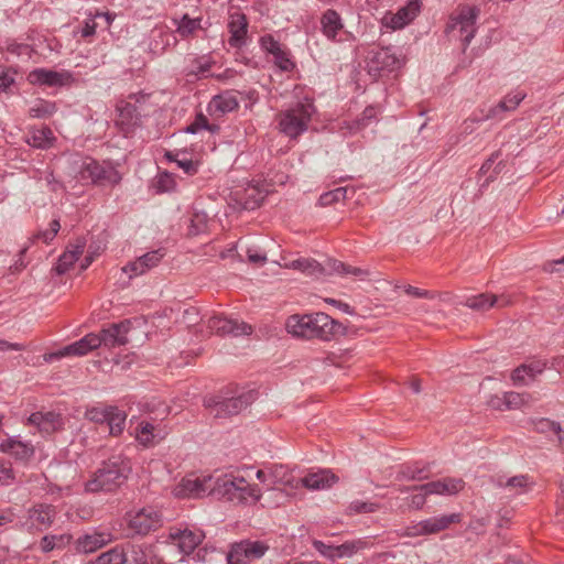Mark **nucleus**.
Wrapping results in <instances>:
<instances>
[{
    "mask_svg": "<svg viewBox=\"0 0 564 564\" xmlns=\"http://www.w3.org/2000/svg\"><path fill=\"white\" fill-rule=\"evenodd\" d=\"M289 334L305 339L317 338L324 341L336 339L346 334V327L323 312L292 315L286 319Z\"/></svg>",
    "mask_w": 564,
    "mask_h": 564,
    "instance_id": "nucleus-1",
    "label": "nucleus"
},
{
    "mask_svg": "<svg viewBox=\"0 0 564 564\" xmlns=\"http://www.w3.org/2000/svg\"><path fill=\"white\" fill-rule=\"evenodd\" d=\"M132 470L130 459L113 455L104 460L85 484L87 492H115L128 479Z\"/></svg>",
    "mask_w": 564,
    "mask_h": 564,
    "instance_id": "nucleus-2",
    "label": "nucleus"
},
{
    "mask_svg": "<svg viewBox=\"0 0 564 564\" xmlns=\"http://www.w3.org/2000/svg\"><path fill=\"white\" fill-rule=\"evenodd\" d=\"M256 398L254 390H221L216 395L206 397L204 406L215 419H227L241 413Z\"/></svg>",
    "mask_w": 564,
    "mask_h": 564,
    "instance_id": "nucleus-3",
    "label": "nucleus"
},
{
    "mask_svg": "<svg viewBox=\"0 0 564 564\" xmlns=\"http://www.w3.org/2000/svg\"><path fill=\"white\" fill-rule=\"evenodd\" d=\"M314 112L313 99L305 97L278 115L280 131L291 139H296L308 129Z\"/></svg>",
    "mask_w": 564,
    "mask_h": 564,
    "instance_id": "nucleus-4",
    "label": "nucleus"
},
{
    "mask_svg": "<svg viewBox=\"0 0 564 564\" xmlns=\"http://www.w3.org/2000/svg\"><path fill=\"white\" fill-rule=\"evenodd\" d=\"M80 181L90 183L95 186H116L121 180V173L110 161L99 162L93 158H86L78 170Z\"/></svg>",
    "mask_w": 564,
    "mask_h": 564,
    "instance_id": "nucleus-5",
    "label": "nucleus"
},
{
    "mask_svg": "<svg viewBox=\"0 0 564 564\" xmlns=\"http://www.w3.org/2000/svg\"><path fill=\"white\" fill-rule=\"evenodd\" d=\"M480 14V9L476 6H462L451 17L446 26L447 33H456L463 43L465 51L471 40L475 37L477 26L476 22Z\"/></svg>",
    "mask_w": 564,
    "mask_h": 564,
    "instance_id": "nucleus-6",
    "label": "nucleus"
},
{
    "mask_svg": "<svg viewBox=\"0 0 564 564\" xmlns=\"http://www.w3.org/2000/svg\"><path fill=\"white\" fill-rule=\"evenodd\" d=\"M269 549V544L260 540L236 542L230 546L227 554V564H249L261 558Z\"/></svg>",
    "mask_w": 564,
    "mask_h": 564,
    "instance_id": "nucleus-7",
    "label": "nucleus"
},
{
    "mask_svg": "<svg viewBox=\"0 0 564 564\" xmlns=\"http://www.w3.org/2000/svg\"><path fill=\"white\" fill-rule=\"evenodd\" d=\"M147 99V95H130L127 101H121L118 106L119 119L121 130L124 133L132 131L135 127L141 124V119L145 115L142 102Z\"/></svg>",
    "mask_w": 564,
    "mask_h": 564,
    "instance_id": "nucleus-8",
    "label": "nucleus"
},
{
    "mask_svg": "<svg viewBox=\"0 0 564 564\" xmlns=\"http://www.w3.org/2000/svg\"><path fill=\"white\" fill-rule=\"evenodd\" d=\"M163 524L162 514L152 507L128 514V529L133 535H147Z\"/></svg>",
    "mask_w": 564,
    "mask_h": 564,
    "instance_id": "nucleus-9",
    "label": "nucleus"
},
{
    "mask_svg": "<svg viewBox=\"0 0 564 564\" xmlns=\"http://www.w3.org/2000/svg\"><path fill=\"white\" fill-rule=\"evenodd\" d=\"M98 347H100V340L97 337V334L89 333L79 340L69 344L56 351L44 354L43 360L47 364H51L55 360H59L68 356H85Z\"/></svg>",
    "mask_w": 564,
    "mask_h": 564,
    "instance_id": "nucleus-10",
    "label": "nucleus"
},
{
    "mask_svg": "<svg viewBox=\"0 0 564 564\" xmlns=\"http://www.w3.org/2000/svg\"><path fill=\"white\" fill-rule=\"evenodd\" d=\"M215 479L212 476L185 477L176 487L175 495L181 498H202L213 496Z\"/></svg>",
    "mask_w": 564,
    "mask_h": 564,
    "instance_id": "nucleus-11",
    "label": "nucleus"
},
{
    "mask_svg": "<svg viewBox=\"0 0 564 564\" xmlns=\"http://www.w3.org/2000/svg\"><path fill=\"white\" fill-rule=\"evenodd\" d=\"M459 513L452 514H443L438 517L429 518L420 521L419 523L409 527L406 529V535L409 536H417V535H427L438 533L447 528H449L453 523L460 522Z\"/></svg>",
    "mask_w": 564,
    "mask_h": 564,
    "instance_id": "nucleus-12",
    "label": "nucleus"
},
{
    "mask_svg": "<svg viewBox=\"0 0 564 564\" xmlns=\"http://www.w3.org/2000/svg\"><path fill=\"white\" fill-rule=\"evenodd\" d=\"M400 66V61L391 47H380L371 50L369 53L367 67L372 76H381L384 72H392Z\"/></svg>",
    "mask_w": 564,
    "mask_h": 564,
    "instance_id": "nucleus-13",
    "label": "nucleus"
},
{
    "mask_svg": "<svg viewBox=\"0 0 564 564\" xmlns=\"http://www.w3.org/2000/svg\"><path fill=\"white\" fill-rule=\"evenodd\" d=\"M26 79L32 85L63 87L70 85L74 82V76L68 70L35 68L29 73Z\"/></svg>",
    "mask_w": 564,
    "mask_h": 564,
    "instance_id": "nucleus-14",
    "label": "nucleus"
},
{
    "mask_svg": "<svg viewBox=\"0 0 564 564\" xmlns=\"http://www.w3.org/2000/svg\"><path fill=\"white\" fill-rule=\"evenodd\" d=\"M132 323L130 319H123L119 323H112L105 327L97 334L100 340V346L107 348H115L123 346L129 343L128 333L130 332Z\"/></svg>",
    "mask_w": 564,
    "mask_h": 564,
    "instance_id": "nucleus-15",
    "label": "nucleus"
},
{
    "mask_svg": "<svg viewBox=\"0 0 564 564\" xmlns=\"http://www.w3.org/2000/svg\"><path fill=\"white\" fill-rule=\"evenodd\" d=\"M207 327L219 336H240L249 335L252 332L250 325L237 319L227 318L226 316L215 315L208 319Z\"/></svg>",
    "mask_w": 564,
    "mask_h": 564,
    "instance_id": "nucleus-16",
    "label": "nucleus"
},
{
    "mask_svg": "<svg viewBox=\"0 0 564 564\" xmlns=\"http://www.w3.org/2000/svg\"><path fill=\"white\" fill-rule=\"evenodd\" d=\"M464 487V481L460 478H443L435 481H430L420 486L405 487L401 489V492L409 490L424 491L429 495H455L459 492Z\"/></svg>",
    "mask_w": 564,
    "mask_h": 564,
    "instance_id": "nucleus-17",
    "label": "nucleus"
},
{
    "mask_svg": "<svg viewBox=\"0 0 564 564\" xmlns=\"http://www.w3.org/2000/svg\"><path fill=\"white\" fill-rule=\"evenodd\" d=\"M113 535L108 531H97L85 533L78 536L74 542V549L77 553L89 554L111 543Z\"/></svg>",
    "mask_w": 564,
    "mask_h": 564,
    "instance_id": "nucleus-18",
    "label": "nucleus"
},
{
    "mask_svg": "<svg viewBox=\"0 0 564 564\" xmlns=\"http://www.w3.org/2000/svg\"><path fill=\"white\" fill-rule=\"evenodd\" d=\"M245 486V478L225 475L215 479L213 496L218 499H225L229 502L238 503L239 491Z\"/></svg>",
    "mask_w": 564,
    "mask_h": 564,
    "instance_id": "nucleus-19",
    "label": "nucleus"
},
{
    "mask_svg": "<svg viewBox=\"0 0 564 564\" xmlns=\"http://www.w3.org/2000/svg\"><path fill=\"white\" fill-rule=\"evenodd\" d=\"M228 31L230 37L228 44L234 48H241L247 44L248 20L245 13L236 11L229 15Z\"/></svg>",
    "mask_w": 564,
    "mask_h": 564,
    "instance_id": "nucleus-20",
    "label": "nucleus"
},
{
    "mask_svg": "<svg viewBox=\"0 0 564 564\" xmlns=\"http://www.w3.org/2000/svg\"><path fill=\"white\" fill-rule=\"evenodd\" d=\"M165 256L164 249H156L144 253L123 267V271L129 274L130 278L140 275L156 267L163 257Z\"/></svg>",
    "mask_w": 564,
    "mask_h": 564,
    "instance_id": "nucleus-21",
    "label": "nucleus"
},
{
    "mask_svg": "<svg viewBox=\"0 0 564 564\" xmlns=\"http://www.w3.org/2000/svg\"><path fill=\"white\" fill-rule=\"evenodd\" d=\"M169 538L182 553L189 554L203 541L204 534L200 531L195 532L188 529H173Z\"/></svg>",
    "mask_w": 564,
    "mask_h": 564,
    "instance_id": "nucleus-22",
    "label": "nucleus"
},
{
    "mask_svg": "<svg viewBox=\"0 0 564 564\" xmlns=\"http://www.w3.org/2000/svg\"><path fill=\"white\" fill-rule=\"evenodd\" d=\"M239 102L232 91H225L216 95L208 104L207 110L213 117H223L228 112L237 110Z\"/></svg>",
    "mask_w": 564,
    "mask_h": 564,
    "instance_id": "nucleus-23",
    "label": "nucleus"
},
{
    "mask_svg": "<svg viewBox=\"0 0 564 564\" xmlns=\"http://www.w3.org/2000/svg\"><path fill=\"white\" fill-rule=\"evenodd\" d=\"M0 451L23 464H26L34 456V447L31 444L12 437L0 443Z\"/></svg>",
    "mask_w": 564,
    "mask_h": 564,
    "instance_id": "nucleus-24",
    "label": "nucleus"
},
{
    "mask_svg": "<svg viewBox=\"0 0 564 564\" xmlns=\"http://www.w3.org/2000/svg\"><path fill=\"white\" fill-rule=\"evenodd\" d=\"M28 422L36 426L43 435H50L61 426L62 419L54 411L34 412L29 416Z\"/></svg>",
    "mask_w": 564,
    "mask_h": 564,
    "instance_id": "nucleus-25",
    "label": "nucleus"
},
{
    "mask_svg": "<svg viewBox=\"0 0 564 564\" xmlns=\"http://www.w3.org/2000/svg\"><path fill=\"white\" fill-rule=\"evenodd\" d=\"M303 487L312 490H322L330 488L338 481V477L329 469H319L310 473L299 480Z\"/></svg>",
    "mask_w": 564,
    "mask_h": 564,
    "instance_id": "nucleus-26",
    "label": "nucleus"
},
{
    "mask_svg": "<svg viewBox=\"0 0 564 564\" xmlns=\"http://www.w3.org/2000/svg\"><path fill=\"white\" fill-rule=\"evenodd\" d=\"M203 18H191L187 13H184L181 18H172V22L175 25V33L182 39L186 40L195 35L198 30H202Z\"/></svg>",
    "mask_w": 564,
    "mask_h": 564,
    "instance_id": "nucleus-27",
    "label": "nucleus"
},
{
    "mask_svg": "<svg viewBox=\"0 0 564 564\" xmlns=\"http://www.w3.org/2000/svg\"><path fill=\"white\" fill-rule=\"evenodd\" d=\"M321 25L323 34L334 41L339 31L343 30L344 23L339 13L334 9H327L321 18Z\"/></svg>",
    "mask_w": 564,
    "mask_h": 564,
    "instance_id": "nucleus-28",
    "label": "nucleus"
},
{
    "mask_svg": "<svg viewBox=\"0 0 564 564\" xmlns=\"http://www.w3.org/2000/svg\"><path fill=\"white\" fill-rule=\"evenodd\" d=\"M529 480L530 478L528 475H517L507 479L503 476L492 478V481L497 487L508 489L513 495L527 492L530 489Z\"/></svg>",
    "mask_w": 564,
    "mask_h": 564,
    "instance_id": "nucleus-29",
    "label": "nucleus"
},
{
    "mask_svg": "<svg viewBox=\"0 0 564 564\" xmlns=\"http://www.w3.org/2000/svg\"><path fill=\"white\" fill-rule=\"evenodd\" d=\"M525 93L514 91L507 95L500 100L495 107H491L487 113V118H500V115L505 111L514 110L520 102L525 98Z\"/></svg>",
    "mask_w": 564,
    "mask_h": 564,
    "instance_id": "nucleus-30",
    "label": "nucleus"
},
{
    "mask_svg": "<svg viewBox=\"0 0 564 564\" xmlns=\"http://www.w3.org/2000/svg\"><path fill=\"white\" fill-rule=\"evenodd\" d=\"M285 268L297 270L308 276H321L324 274V267L314 259L299 258L285 263Z\"/></svg>",
    "mask_w": 564,
    "mask_h": 564,
    "instance_id": "nucleus-31",
    "label": "nucleus"
},
{
    "mask_svg": "<svg viewBox=\"0 0 564 564\" xmlns=\"http://www.w3.org/2000/svg\"><path fill=\"white\" fill-rule=\"evenodd\" d=\"M135 435L138 442L145 447L153 446L164 438L161 430H156V427L149 422H142L137 429Z\"/></svg>",
    "mask_w": 564,
    "mask_h": 564,
    "instance_id": "nucleus-32",
    "label": "nucleus"
},
{
    "mask_svg": "<svg viewBox=\"0 0 564 564\" xmlns=\"http://www.w3.org/2000/svg\"><path fill=\"white\" fill-rule=\"evenodd\" d=\"M324 269H325V272L323 275L332 274V273H337L339 275L351 274L359 279H364L365 276H367L369 274L368 271L365 269L351 267V265L346 264L336 259H328L327 267H324Z\"/></svg>",
    "mask_w": 564,
    "mask_h": 564,
    "instance_id": "nucleus-33",
    "label": "nucleus"
},
{
    "mask_svg": "<svg viewBox=\"0 0 564 564\" xmlns=\"http://www.w3.org/2000/svg\"><path fill=\"white\" fill-rule=\"evenodd\" d=\"M54 141L55 137L48 127L32 130L26 139L29 145L42 150L51 148Z\"/></svg>",
    "mask_w": 564,
    "mask_h": 564,
    "instance_id": "nucleus-34",
    "label": "nucleus"
},
{
    "mask_svg": "<svg viewBox=\"0 0 564 564\" xmlns=\"http://www.w3.org/2000/svg\"><path fill=\"white\" fill-rule=\"evenodd\" d=\"M73 536L68 533L45 535L41 539L42 552L48 553L55 549H64L72 543Z\"/></svg>",
    "mask_w": 564,
    "mask_h": 564,
    "instance_id": "nucleus-35",
    "label": "nucleus"
},
{
    "mask_svg": "<svg viewBox=\"0 0 564 564\" xmlns=\"http://www.w3.org/2000/svg\"><path fill=\"white\" fill-rule=\"evenodd\" d=\"M96 560L98 564H126L128 563L127 549L122 544L115 545L101 553Z\"/></svg>",
    "mask_w": 564,
    "mask_h": 564,
    "instance_id": "nucleus-36",
    "label": "nucleus"
},
{
    "mask_svg": "<svg viewBox=\"0 0 564 564\" xmlns=\"http://www.w3.org/2000/svg\"><path fill=\"white\" fill-rule=\"evenodd\" d=\"M107 417V425L109 427V433L112 436H118L122 433L126 425L127 414L124 411L118 409L117 406L109 405V413Z\"/></svg>",
    "mask_w": 564,
    "mask_h": 564,
    "instance_id": "nucleus-37",
    "label": "nucleus"
},
{
    "mask_svg": "<svg viewBox=\"0 0 564 564\" xmlns=\"http://www.w3.org/2000/svg\"><path fill=\"white\" fill-rule=\"evenodd\" d=\"M269 477H270V486H276V485H283L289 486L291 488L296 487L294 485V477L288 469V467L283 465H274L269 470Z\"/></svg>",
    "mask_w": 564,
    "mask_h": 564,
    "instance_id": "nucleus-38",
    "label": "nucleus"
},
{
    "mask_svg": "<svg viewBox=\"0 0 564 564\" xmlns=\"http://www.w3.org/2000/svg\"><path fill=\"white\" fill-rule=\"evenodd\" d=\"M496 302V299H491V294L480 293L477 295L467 296L464 302H462V304L477 312H486L494 307Z\"/></svg>",
    "mask_w": 564,
    "mask_h": 564,
    "instance_id": "nucleus-39",
    "label": "nucleus"
},
{
    "mask_svg": "<svg viewBox=\"0 0 564 564\" xmlns=\"http://www.w3.org/2000/svg\"><path fill=\"white\" fill-rule=\"evenodd\" d=\"M57 111V106L54 101L45 99H36L29 109L31 118L47 119Z\"/></svg>",
    "mask_w": 564,
    "mask_h": 564,
    "instance_id": "nucleus-40",
    "label": "nucleus"
},
{
    "mask_svg": "<svg viewBox=\"0 0 564 564\" xmlns=\"http://www.w3.org/2000/svg\"><path fill=\"white\" fill-rule=\"evenodd\" d=\"M398 476L406 480H422L427 478V467L420 466L419 463L402 465Z\"/></svg>",
    "mask_w": 564,
    "mask_h": 564,
    "instance_id": "nucleus-41",
    "label": "nucleus"
},
{
    "mask_svg": "<svg viewBox=\"0 0 564 564\" xmlns=\"http://www.w3.org/2000/svg\"><path fill=\"white\" fill-rule=\"evenodd\" d=\"M54 511L51 506L40 505L30 512V518L37 525L48 527L53 522Z\"/></svg>",
    "mask_w": 564,
    "mask_h": 564,
    "instance_id": "nucleus-42",
    "label": "nucleus"
},
{
    "mask_svg": "<svg viewBox=\"0 0 564 564\" xmlns=\"http://www.w3.org/2000/svg\"><path fill=\"white\" fill-rule=\"evenodd\" d=\"M212 66L213 62L209 56L193 57L185 72L187 76H206V74L210 72Z\"/></svg>",
    "mask_w": 564,
    "mask_h": 564,
    "instance_id": "nucleus-43",
    "label": "nucleus"
},
{
    "mask_svg": "<svg viewBox=\"0 0 564 564\" xmlns=\"http://www.w3.org/2000/svg\"><path fill=\"white\" fill-rule=\"evenodd\" d=\"M0 51H6L9 54L15 55L18 57L25 56L26 58H31L34 50L31 45L26 43H19L15 40L9 39L4 41L3 46L0 47Z\"/></svg>",
    "mask_w": 564,
    "mask_h": 564,
    "instance_id": "nucleus-44",
    "label": "nucleus"
},
{
    "mask_svg": "<svg viewBox=\"0 0 564 564\" xmlns=\"http://www.w3.org/2000/svg\"><path fill=\"white\" fill-rule=\"evenodd\" d=\"M355 193L354 188L348 187H338L327 193H324L318 198V204L321 206H329L334 203L345 200L347 198V193Z\"/></svg>",
    "mask_w": 564,
    "mask_h": 564,
    "instance_id": "nucleus-45",
    "label": "nucleus"
},
{
    "mask_svg": "<svg viewBox=\"0 0 564 564\" xmlns=\"http://www.w3.org/2000/svg\"><path fill=\"white\" fill-rule=\"evenodd\" d=\"M166 159L175 162L187 175H194L198 171V163L186 156L180 159V153L166 152Z\"/></svg>",
    "mask_w": 564,
    "mask_h": 564,
    "instance_id": "nucleus-46",
    "label": "nucleus"
},
{
    "mask_svg": "<svg viewBox=\"0 0 564 564\" xmlns=\"http://www.w3.org/2000/svg\"><path fill=\"white\" fill-rule=\"evenodd\" d=\"M261 498V489L258 485H250L245 480L239 491L238 503H256Z\"/></svg>",
    "mask_w": 564,
    "mask_h": 564,
    "instance_id": "nucleus-47",
    "label": "nucleus"
},
{
    "mask_svg": "<svg viewBox=\"0 0 564 564\" xmlns=\"http://www.w3.org/2000/svg\"><path fill=\"white\" fill-rule=\"evenodd\" d=\"M128 562L132 564H148V556L141 545L128 544Z\"/></svg>",
    "mask_w": 564,
    "mask_h": 564,
    "instance_id": "nucleus-48",
    "label": "nucleus"
},
{
    "mask_svg": "<svg viewBox=\"0 0 564 564\" xmlns=\"http://www.w3.org/2000/svg\"><path fill=\"white\" fill-rule=\"evenodd\" d=\"M378 509V503L361 500H355L348 507V511L350 514L372 513L376 512Z\"/></svg>",
    "mask_w": 564,
    "mask_h": 564,
    "instance_id": "nucleus-49",
    "label": "nucleus"
},
{
    "mask_svg": "<svg viewBox=\"0 0 564 564\" xmlns=\"http://www.w3.org/2000/svg\"><path fill=\"white\" fill-rule=\"evenodd\" d=\"M409 14V8H400L398 12L391 17L390 26L394 30L404 28L406 24L413 21V18H410Z\"/></svg>",
    "mask_w": 564,
    "mask_h": 564,
    "instance_id": "nucleus-50",
    "label": "nucleus"
},
{
    "mask_svg": "<svg viewBox=\"0 0 564 564\" xmlns=\"http://www.w3.org/2000/svg\"><path fill=\"white\" fill-rule=\"evenodd\" d=\"M274 64L283 72H291L294 69L295 64L290 58L289 51L283 47L279 51V54H275L274 56Z\"/></svg>",
    "mask_w": 564,
    "mask_h": 564,
    "instance_id": "nucleus-51",
    "label": "nucleus"
},
{
    "mask_svg": "<svg viewBox=\"0 0 564 564\" xmlns=\"http://www.w3.org/2000/svg\"><path fill=\"white\" fill-rule=\"evenodd\" d=\"M109 413V405L102 408H90L86 410L85 416L87 420L95 423H106Z\"/></svg>",
    "mask_w": 564,
    "mask_h": 564,
    "instance_id": "nucleus-52",
    "label": "nucleus"
},
{
    "mask_svg": "<svg viewBox=\"0 0 564 564\" xmlns=\"http://www.w3.org/2000/svg\"><path fill=\"white\" fill-rule=\"evenodd\" d=\"M15 474L11 463L0 460V486H8L14 482Z\"/></svg>",
    "mask_w": 564,
    "mask_h": 564,
    "instance_id": "nucleus-53",
    "label": "nucleus"
},
{
    "mask_svg": "<svg viewBox=\"0 0 564 564\" xmlns=\"http://www.w3.org/2000/svg\"><path fill=\"white\" fill-rule=\"evenodd\" d=\"M61 229V224L58 219H53L50 223V228L43 231H39L35 236V239H41L43 242L48 245L57 235L58 230Z\"/></svg>",
    "mask_w": 564,
    "mask_h": 564,
    "instance_id": "nucleus-54",
    "label": "nucleus"
},
{
    "mask_svg": "<svg viewBox=\"0 0 564 564\" xmlns=\"http://www.w3.org/2000/svg\"><path fill=\"white\" fill-rule=\"evenodd\" d=\"M503 402L506 410L519 409L524 404V394L514 391L505 392Z\"/></svg>",
    "mask_w": 564,
    "mask_h": 564,
    "instance_id": "nucleus-55",
    "label": "nucleus"
},
{
    "mask_svg": "<svg viewBox=\"0 0 564 564\" xmlns=\"http://www.w3.org/2000/svg\"><path fill=\"white\" fill-rule=\"evenodd\" d=\"M261 47L270 53L271 55L279 54V51L283 48L280 42H278L272 35L267 34L260 40Z\"/></svg>",
    "mask_w": 564,
    "mask_h": 564,
    "instance_id": "nucleus-56",
    "label": "nucleus"
},
{
    "mask_svg": "<svg viewBox=\"0 0 564 564\" xmlns=\"http://www.w3.org/2000/svg\"><path fill=\"white\" fill-rule=\"evenodd\" d=\"M76 262L74 256L72 253H63L55 265V271L57 274H65Z\"/></svg>",
    "mask_w": 564,
    "mask_h": 564,
    "instance_id": "nucleus-57",
    "label": "nucleus"
},
{
    "mask_svg": "<svg viewBox=\"0 0 564 564\" xmlns=\"http://www.w3.org/2000/svg\"><path fill=\"white\" fill-rule=\"evenodd\" d=\"M156 187L160 192H169L175 187V181L171 173L163 172L159 174L156 180Z\"/></svg>",
    "mask_w": 564,
    "mask_h": 564,
    "instance_id": "nucleus-58",
    "label": "nucleus"
},
{
    "mask_svg": "<svg viewBox=\"0 0 564 564\" xmlns=\"http://www.w3.org/2000/svg\"><path fill=\"white\" fill-rule=\"evenodd\" d=\"M205 128H209L208 119L203 113H197L195 120L185 128V132L195 134Z\"/></svg>",
    "mask_w": 564,
    "mask_h": 564,
    "instance_id": "nucleus-59",
    "label": "nucleus"
},
{
    "mask_svg": "<svg viewBox=\"0 0 564 564\" xmlns=\"http://www.w3.org/2000/svg\"><path fill=\"white\" fill-rule=\"evenodd\" d=\"M356 552V546L352 543H343L340 545H335V553H334V560L335 558H341V557H348L351 556Z\"/></svg>",
    "mask_w": 564,
    "mask_h": 564,
    "instance_id": "nucleus-60",
    "label": "nucleus"
},
{
    "mask_svg": "<svg viewBox=\"0 0 564 564\" xmlns=\"http://www.w3.org/2000/svg\"><path fill=\"white\" fill-rule=\"evenodd\" d=\"M314 549L319 552L323 556L334 560L335 545H327L323 541L314 540L313 541Z\"/></svg>",
    "mask_w": 564,
    "mask_h": 564,
    "instance_id": "nucleus-61",
    "label": "nucleus"
},
{
    "mask_svg": "<svg viewBox=\"0 0 564 564\" xmlns=\"http://www.w3.org/2000/svg\"><path fill=\"white\" fill-rule=\"evenodd\" d=\"M522 366L525 368V373L531 379H534L536 375L542 373L545 368V364L542 361H533L531 364H523Z\"/></svg>",
    "mask_w": 564,
    "mask_h": 564,
    "instance_id": "nucleus-62",
    "label": "nucleus"
},
{
    "mask_svg": "<svg viewBox=\"0 0 564 564\" xmlns=\"http://www.w3.org/2000/svg\"><path fill=\"white\" fill-rule=\"evenodd\" d=\"M536 430L540 431V432L552 431V432H554L557 435L561 433L560 424L556 423V422H553V421H551L549 419L540 420L538 425H536Z\"/></svg>",
    "mask_w": 564,
    "mask_h": 564,
    "instance_id": "nucleus-63",
    "label": "nucleus"
},
{
    "mask_svg": "<svg viewBox=\"0 0 564 564\" xmlns=\"http://www.w3.org/2000/svg\"><path fill=\"white\" fill-rule=\"evenodd\" d=\"M86 247V239L80 237V238H77L75 243L72 245L66 251L65 253H72L75 258V260L77 261L78 258L82 256V253L84 252V249Z\"/></svg>",
    "mask_w": 564,
    "mask_h": 564,
    "instance_id": "nucleus-64",
    "label": "nucleus"
}]
</instances>
